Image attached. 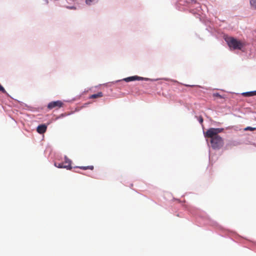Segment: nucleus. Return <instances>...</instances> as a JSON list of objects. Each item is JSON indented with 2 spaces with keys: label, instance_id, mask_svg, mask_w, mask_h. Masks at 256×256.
<instances>
[{
  "label": "nucleus",
  "instance_id": "6e6552de",
  "mask_svg": "<svg viewBox=\"0 0 256 256\" xmlns=\"http://www.w3.org/2000/svg\"><path fill=\"white\" fill-rule=\"evenodd\" d=\"M54 165L56 167L58 168H68V166H69V165L64 164V163L62 162L58 164L55 163Z\"/></svg>",
  "mask_w": 256,
  "mask_h": 256
},
{
  "label": "nucleus",
  "instance_id": "9b49d317",
  "mask_svg": "<svg viewBox=\"0 0 256 256\" xmlns=\"http://www.w3.org/2000/svg\"><path fill=\"white\" fill-rule=\"evenodd\" d=\"M250 4L252 7L256 9V0H250Z\"/></svg>",
  "mask_w": 256,
  "mask_h": 256
},
{
  "label": "nucleus",
  "instance_id": "423d86ee",
  "mask_svg": "<svg viewBox=\"0 0 256 256\" xmlns=\"http://www.w3.org/2000/svg\"><path fill=\"white\" fill-rule=\"evenodd\" d=\"M72 160H70L66 156H64V160L62 163H64V164L69 165L68 166V168H66V170H70L72 168V166H71Z\"/></svg>",
  "mask_w": 256,
  "mask_h": 256
},
{
  "label": "nucleus",
  "instance_id": "0eeeda50",
  "mask_svg": "<svg viewBox=\"0 0 256 256\" xmlns=\"http://www.w3.org/2000/svg\"><path fill=\"white\" fill-rule=\"evenodd\" d=\"M103 96V94L102 92H99L98 94H94L90 96V98H101Z\"/></svg>",
  "mask_w": 256,
  "mask_h": 256
},
{
  "label": "nucleus",
  "instance_id": "4468645a",
  "mask_svg": "<svg viewBox=\"0 0 256 256\" xmlns=\"http://www.w3.org/2000/svg\"><path fill=\"white\" fill-rule=\"evenodd\" d=\"M214 96H216V97H218V98H222L221 96L218 93L214 94Z\"/></svg>",
  "mask_w": 256,
  "mask_h": 256
},
{
  "label": "nucleus",
  "instance_id": "7ed1b4c3",
  "mask_svg": "<svg viewBox=\"0 0 256 256\" xmlns=\"http://www.w3.org/2000/svg\"><path fill=\"white\" fill-rule=\"evenodd\" d=\"M64 105L63 102L60 100L53 101L50 102L48 105V108L52 110L53 108L58 109L62 107Z\"/></svg>",
  "mask_w": 256,
  "mask_h": 256
},
{
  "label": "nucleus",
  "instance_id": "f257e3e1",
  "mask_svg": "<svg viewBox=\"0 0 256 256\" xmlns=\"http://www.w3.org/2000/svg\"><path fill=\"white\" fill-rule=\"evenodd\" d=\"M223 130L222 128H210L204 132L206 138H210V142L212 148L219 150L224 146V140L218 134Z\"/></svg>",
  "mask_w": 256,
  "mask_h": 256
},
{
  "label": "nucleus",
  "instance_id": "dca6fc26",
  "mask_svg": "<svg viewBox=\"0 0 256 256\" xmlns=\"http://www.w3.org/2000/svg\"><path fill=\"white\" fill-rule=\"evenodd\" d=\"M186 86H189V87L194 86H193V85H189V84H186Z\"/></svg>",
  "mask_w": 256,
  "mask_h": 256
},
{
  "label": "nucleus",
  "instance_id": "f8f14e48",
  "mask_svg": "<svg viewBox=\"0 0 256 256\" xmlns=\"http://www.w3.org/2000/svg\"><path fill=\"white\" fill-rule=\"evenodd\" d=\"M256 130V128H252V127H250V126H248L244 128L245 130L253 131V130Z\"/></svg>",
  "mask_w": 256,
  "mask_h": 256
},
{
  "label": "nucleus",
  "instance_id": "f3484780",
  "mask_svg": "<svg viewBox=\"0 0 256 256\" xmlns=\"http://www.w3.org/2000/svg\"><path fill=\"white\" fill-rule=\"evenodd\" d=\"M70 8L73 9V8H74V7H70Z\"/></svg>",
  "mask_w": 256,
  "mask_h": 256
},
{
  "label": "nucleus",
  "instance_id": "9d476101",
  "mask_svg": "<svg viewBox=\"0 0 256 256\" xmlns=\"http://www.w3.org/2000/svg\"><path fill=\"white\" fill-rule=\"evenodd\" d=\"M76 168H79L84 170H93L94 168V166H76Z\"/></svg>",
  "mask_w": 256,
  "mask_h": 256
},
{
  "label": "nucleus",
  "instance_id": "2eb2a0df",
  "mask_svg": "<svg viewBox=\"0 0 256 256\" xmlns=\"http://www.w3.org/2000/svg\"><path fill=\"white\" fill-rule=\"evenodd\" d=\"M198 121L200 124H202L203 122V118L202 116H200L198 118Z\"/></svg>",
  "mask_w": 256,
  "mask_h": 256
},
{
  "label": "nucleus",
  "instance_id": "a211bd4d",
  "mask_svg": "<svg viewBox=\"0 0 256 256\" xmlns=\"http://www.w3.org/2000/svg\"><path fill=\"white\" fill-rule=\"evenodd\" d=\"M255 92H256V90L255 91Z\"/></svg>",
  "mask_w": 256,
  "mask_h": 256
},
{
  "label": "nucleus",
  "instance_id": "39448f33",
  "mask_svg": "<svg viewBox=\"0 0 256 256\" xmlns=\"http://www.w3.org/2000/svg\"><path fill=\"white\" fill-rule=\"evenodd\" d=\"M144 78L142 77H140L138 76H132L126 78L124 79V80L126 82H129L136 80H143Z\"/></svg>",
  "mask_w": 256,
  "mask_h": 256
},
{
  "label": "nucleus",
  "instance_id": "20e7f679",
  "mask_svg": "<svg viewBox=\"0 0 256 256\" xmlns=\"http://www.w3.org/2000/svg\"><path fill=\"white\" fill-rule=\"evenodd\" d=\"M47 129V126L45 124H40L37 127L36 130L38 133L42 134L44 133Z\"/></svg>",
  "mask_w": 256,
  "mask_h": 256
},
{
  "label": "nucleus",
  "instance_id": "f03ea898",
  "mask_svg": "<svg viewBox=\"0 0 256 256\" xmlns=\"http://www.w3.org/2000/svg\"><path fill=\"white\" fill-rule=\"evenodd\" d=\"M226 42L228 46L234 50H241L244 46L243 42L232 37L228 38Z\"/></svg>",
  "mask_w": 256,
  "mask_h": 256
},
{
  "label": "nucleus",
  "instance_id": "ddd939ff",
  "mask_svg": "<svg viewBox=\"0 0 256 256\" xmlns=\"http://www.w3.org/2000/svg\"><path fill=\"white\" fill-rule=\"evenodd\" d=\"M0 92H2L7 94V92L5 90V89L4 88V87L0 84Z\"/></svg>",
  "mask_w": 256,
  "mask_h": 256
},
{
  "label": "nucleus",
  "instance_id": "1a4fd4ad",
  "mask_svg": "<svg viewBox=\"0 0 256 256\" xmlns=\"http://www.w3.org/2000/svg\"><path fill=\"white\" fill-rule=\"evenodd\" d=\"M242 94L245 96H252L256 95L255 91L244 92Z\"/></svg>",
  "mask_w": 256,
  "mask_h": 256
}]
</instances>
